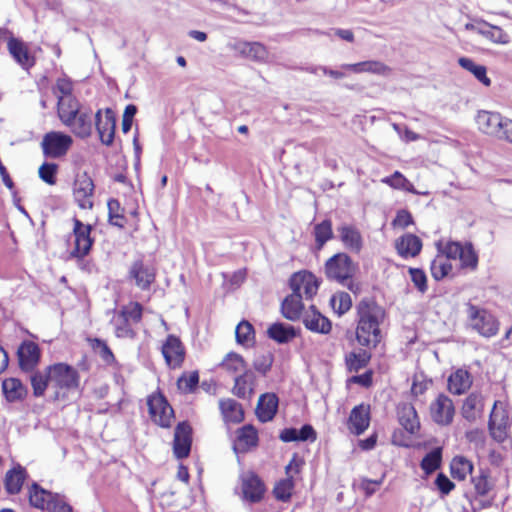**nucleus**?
I'll return each mask as SVG.
<instances>
[{"label":"nucleus","mask_w":512,"mask_h":512,"mask_svg":"<svg viewBox=\"0 0 512 512\" xmlns=\"http://www.w3.org/2000/svg\"><path fill=\"white\" fill-rule=\"evenodd\" d=\"M356 338L363 346L376 347L382 339L380 324L384 321L385 310L373 300H362L358 306Z\"/></svg>","instance_id":"nucleus-1"},{"label":"nucleus","mask_w":512,"mask_h":512,"mask_svg":"<svg viewBox=\"0 0 512 512\" xmlns=\"http://www.w3.org/2000/svg\"><path fill=\"white\" fill-rule=\"evenodd\" d=\"M477 127L485 135L510 142L512 120L498 112L481 110L475 118Z\"/></svg>","instance_id":"nucleus-2"},{"label":"nucleus","mask_w":512,"mask_h":512,"mask_svg":"<svg viewBox=\"0 0 512 512\" xmlns=\"http://www.w3.org/2000/svg\"><path fill=\"white\" fill-rule=\"evenodd\" d=\"M28 495L34 508L47 512H73L63 495L46 490L36 482L29 487Z\"/></svg>","instance_id":"nucleus-3"},{"label":"nucleus","mask_w":512,"mask_h":512,"mask_svg":"<svg viewBox=\"0 0 512 512\" xmlns=\"http://www.w3.org/2000/svg\"><path fill=\"white\" fill-rule=\"evenodd\" d=\"M466 313L469 326L481 336L491 338L498 333L499 322L488 310L468 303Z\"/></svg>","instance_id":"nucleus-4"},{"label":"nucleus","mask_w":512,"mask_h":512,"mask_svg":"<svg viewBox=\"0 0 512 512\" xmlns=\"http://www.w3.org/2000/svg\"><path fill=\"white\" fill-rule=\"evenodd\" d=\"M355 272L352 259L346 253H337L325 263V274L328 279L345 284L351 280Z\"/></svg>","instance_id":"nucleus-5"},{"label":"nucleus","mask_w":512,"mask_h":512,"mask_svg":"<svg viewBox=\"0 0 512 512\" xmlns=\"http://www.w3.org/2000/svg\"><path fill=\"white\" fill-rule=\"evenodd\" d=\"M50 384L58 389L68 391L76 390L80 385V377L77 370L65 363H56L49 366Z\"/></svg>","instance_id":"nucleus-6"},{"label":"nucleus","mask_w":512,"mask_h":512,"mask_svg":"<svg viewBox=\"0 0 512 512\" xmlns=\"http://www.w3.org/2000/svg\"><path fill=\"white\" fill-rule=\"evenodd\" d=\"M73 198L81 209L91 210L94 206L95 185L92 178L86 173H78L73 182Z\"/></svg>","instance_id":"nucleus-7"},{"label":"nucleus","mask_w":512,"mask_h":512,"mask_svg":"<svg viewBox=\"0 0 512 512\" xmlns=\"http://www.w3.org/2000/svg\"><path fill=\"white\" fill-rule=\"evenodd\" d=\"M511 420L506 409V404L502 401H495L489 418L490 434L498 442L504 441L508 436V428Z\"/></svg>","instance_id":"nucleus-8"},{"label":"nucleus","mask_w":512,"mask_h":512,"mask_svg":"<svg viewBox=\"0 0 512 512\" xmlns=\"http://www.w3.org/2000/svg\"><path fill=\"white\" fill-rule=\"evenodd\" d=\"M73 235L75 237L74 249L71 257L81 259L89 254L94 243L91 237L92 226L84 224L77 218H73Z\"/></svg>","instance_id":"nucleus-9"},{"label":"nucleus","mask_w":512,"mask_h":512,"mask_svg":"<svg viewBox=\"0 0 512 512\" xmlns=\"http://www.w3.org/2000/svg\"><path fill=\"white\" fill-rule=\"evenodd\" d=\"M72 145V138L61 132H49L43 137L41 146L43 154L49 158L64 156Z\"/></svg>","instance_id":"nucleus-10"},{"label":"nucleus","mask_w":512,"mask_h":512,"mask_svg":"<svg viewBox=\"0 0 512 512\" xmlns=\"http://www.w3.org/2000/svg\"><path fill=\"white\" fill-rule=\"evenodd\" d=\"M149 413L153 421L161 427L171 426L174 411L165 397L161 394L152 395L147 400Z\"/></svg>","instance_id":"nucleus-11"},{"label":"nucleus","mask_w":512,"mask_h":512,"mask_svg":"<svg viewBox=\"0 0 512 512\" xmlns=\"http://www.w3.org/2000/svg\"><path fill=\"white\" fill-rule=\"evenodd\" d=\"M430 415L435 423L447 426L452 423L455 415L453 401L445 394H439L430 404Z\"/></svg>","instance_id":"nucleus-12"},{"label":"nucleus","mask_w":512,"mask_h":512,"mask_svg":"<svg viewBox=\"0 0 512 512\" xmlns=\"http://www.w3.org/2000/svg\"><path fill=\"white\" fill-rule=\"evenodd\" d=\"M289 284L293 292L300 294L305 299H312L319 288L318 279L307 271L294 273Z\"/></svg>","instance_id":"nucleus-13"},{"label":"nucleus","mask_w":512,"mask_h":512,"mask_svg":"<svg viewBox=\"0 0 512 512\" xmlns=\"http://www.w3.org/2000/svg\"><path fill=\"white\" fill-rule=\"evenodd\" d=\"M192 428L186 421L178 423L174 432L173 453L177 459L187 458L191 451Z\"/></svg>","instance_id":"nucleus-14"},{"label":"nucleus","mask_w":512,"mask_h":512,"mask_svg":"<svg viewBox=\"0 0 512 512\" xmlns=\"http://www.w3.org/2000/svg\"><path fill=\"white\" fill-rule=\"evenodd\" d=\"M95 126L99 134L100 141L110 146L114 140L116 118L111 108H106L104 118H102V110H98L95 114Z\"/></svg>","instance_id":"nucleus-15"},{"label":"nucleus","mask_w":512,"mask_h":512,"mask_svg":"<svg viewBox=\"0 0 512 512\" xmlns=\"http://www.w3.org/2000/svg\"><path fill=\"white\" fill-rule=\"evenodd\" d=\"M162 354L166 364L171 369L181 367L185 358V349L180 339L174 335H168L162 345Z\"/></svg>","instance_id":"nucleus-16"},{"label":"nucleus","mask_w":512,"mask_h":512,"mask_svg":"<svg viewBox=\"0 0 512 512\" xmlns=\"http://www.w3.org/2000/svg\"><path fill=\"white\" fill-rule=\"evenodd\" d=\"M241 489L243 499L250 503L259 502L265 492V486L254 472H246L241 475Z\"/></svg>","instance_id":"nucleus-17"},{"label":"nucleus","mask_w":512,"mask_h":512,"mask_svg":"<svg viewBox=\"0 0 512 512\" xmlns=\"http://www.w3.org/2000/svg\"><path fill=\"white\" fill-rule=\"evenodd\" d=\"M20 369L24 372H32L40 361L41 351L33 341H24L17 351Z\"/></svg>","instance_id":"nucleus-18"},{"label":"nucleus","mask_w":512,"mask_h":512,"mask_svg":"<svg viewBox=\"0 0 512 512\" xmlns=\"http://www.w3.org/2000/svg\"><path fill=\"white\" fill-rule=\"evenodd\" d=\"M155 276V268L142 260L134 261L129 270V277L134 280L136 286L141 290L149 289L155 280Z\"/></svg>","instance_id":"nucleus-19"},{"label":"nucleus","mask_w":512,"mask_h":512,"mask_svg":"<svg viewBox=\"0 0 512 512\" xmlns=\"http://www.w3.org/2000/svg\"><path fill=\"white\" fill-rule=\"evenodd\" d=\"M300 471V465L298 461L293 458L290 463L286 466V474L287 477L285 479L280 480L274 487V496L277 500L282 502L288 501L294 489V480L293 477L295 474H298Z\"/></svg>","instance_id":"nucleus-20"},{"label":"nucleus","mask_w":512,"mask_h":512,"mask_svg":"<svg viewBox=\"0 0 512 512\" xmlns=\"http://www.w3.org/2000/svg\"><path fill=\"white\" fill-rule=\"evenodd\" d=\"M63 124L69 127L77 137L87 138L93 130L92 111L91 109H80L75 116H72L70 122Z\"/></svg>","instance_id":"nucleus-21"},{"label":"nucleus","mask_w":512,"mask_h":512,"mask_svg":"<svg viewBox=\"0 0 512 512\" xmlns=\"http://www.w3.org/2000/svg\"><path fill=\"white\" fill-rule=\"evenodd\" d=\"M466 29L474 30L476 33L496 44L506 45L510 43V36L502 28L485 21L479 22L476 25L467 24Z\"/></svg>","instance_id":"nucleus-22"},{"label":"nucleus","mask_w":512,"mask_h":512,"mask_svg":"<svg viewBox=\"0 0 512 512\" xmlns=\"http://www.w3.org/2000/svg\"><path fill=\"white\" fill-rule=\"evenodd\" d=\"M7 47L10 55L23 69L28 70L34 65V57L30 54L22 40L11 36L9 37Z\"/></svg>","instance_id":"nucleus-23"},{"label":"nucleus","mask_w":512,"mask_h":512,"mask_svg":"<svg viewBox=\"0 0 512 512\" xmlns=\"http://www.w3.org/2000/svg\"><path fill=\"white\" fill-rule=\"evenodd\" d=\"M232 49L241 56L254 61L264 62L268 58L266 47L259 42L237 41L233 44Z\"/></svg>","instance_id":"nucleus-24"},{"label":"nucleus","mask_w":512,"mask_h":512,"mask_svg":"<svg viewBox=\"0 0 512 512\" xmlns=\"http://www.w3.org/2000/svg\"><path fill=\"white\" fill-rule=\"evenodd\" d=\"M483 409V396L478 392H472L463 401L461 415L468 422H475L482 416Z\"/></svg>","instance_id":"nucleus-25"},{"label":"nucleus","mask_w":512,"mask_h":512,"mask_svg":"<svg viewBox=\"0 0 512 512\" xmlns=\"http://www.w3.org/2000/svg\"><path fill=\"white\" fill-rule=\"evenodd\" d=\"M279 399L275 393L262 394L257 403L256 415L258 419L265 423L271 421L277 413Z\"/></svg>","instance_id":"nucleus-26"},{"label":"nucleus","mask_w":512,"mask_h":512,"mask_svg":"<svg viewBox=\"0 0 512 512\" xmlns=\"http://www.w3.org/2000/svg\"><path fill=\"white\" fill-rule=\"evenodd\" d=\"M370 423L369 407L364 404L355 406L349 416L348 428L355 435H360L368 428Z\"/></svg>","instance_id":"nucleus-27"},{"label":"nucleus","mask_w":512,"mask_h":512,"mask_svg":"<svg viewBox=\"0 0 512 512\" xmlns=\"http://www.w3.org/2000/svg\"><path fill=\"white\" fill-rule=\"evenodd\" d=\"M303 323L312 332L328 334L331 330L330 320L317 311L313 305L304 314Z\"/></svg>","instance_id":"nucleus-28"},{"label":"nucleus","mask_w":512,"mask_h":512,"mask_svg":"<svg viewBox=\"0 0 512 512\" xmlns=\"http://www.w3.org/2000/svg\"><path fill=\"white\" fill-rule=\"evenodd\" d=\"M395 248L403 258L415 257L422 249V241L418 236L407 233L396 240Z\"/></svg>","instance_id":"nucleus-29"},{"label":"nucleus","mask_w":512,"mask_h":512,"mask_svg":"<svg viewBox=\"0 0 512 512\" xmlns=\"http://www.w3.org/2000/svg\"><path fill=\"white\" fill-rule=\"evenodd\" d=\"M340 240L343 245L354 253H359L363 247L360 231L351 225H342L338 228Z\"/></svg>","instance_id":"nucleus-30"},{"label":"nucleus","mask_w":512,"mask_h":512,"mask_svg":"<svg viewBox=\"0 0 512 512\" xmlns=\"http://www.w3.org/2000/svg\"><path fill=\"white\" fill-rule=\"evenodd\" d=\"M255 380L254 373L251 370H245L235 376L233 393L239 398H250L254 393Z\"/></svg>","instance_id":"nucleus-31"},{"label":"nucleus","mask_w":512,"mask_h":512,"mask_svg":"<svg viewBox=\"0 0 512 512\" xmlns=\"http://www.w3.org/2000/svg\"><path fill=\"white\" fill-rule=\"evenodd\" d=\"M472 376L465 369H457L448 378V390L455 395H462L467 392L472 385Z\"/></svg>","instance_id":"nucleus-32"},{"label":"nucleus","mask_w":512,"mask_h":512,"mask_svg":"<svg viewBox=\"0 0 512 512\" xmlns=\"http://www.w3.org/2000/svg\"><path fill=\"white\" fill-rule=\"evenodd\" d=\"M279 438L283 442L315 441L316 432L310 424L303 425L299 430L293 427L285 428L280 432Z\"/></svg>","instance_id":"nucleus-33"},{"label":"nucleus","mask_w":512,"mask_h":512,"mask_svg":"<svg viewBox=\"0 0 512 512\" xmlns=\"http://www.w3.org/2000/svg\"><path fill=\"white\" fill-rule=\"evenodd\" d=\"M400 425L410 434L416 433L420 428L417 412L413 405L403 404L398 408Z\"/></svg>","instance_id":"nucleus-34"},{"label":"nucleus","mask_w":512,"mask_h":512,"mask_svg":"<svg viewBox=\"0 0 512 512\" xmlns=\"http://www.w3.org/2000/svg\"><path fill=\"white\" fill-rule=\"evenodd\" d=\"M258 436L256 430L252 426H244L237 432L233 449L236 453L248 451L251 447L257 445Z\"/></svg>","instance_id":"nucleus-35"},{"label":"nucleus","mask_w":512,"mask_h":512,"mask_svg":"<svg viewBox=\"0 0 512 512\" xmlns=\"http://www.w3.org/2000/svg\"><path fill=\"white\" fill-rule=\"evenodd\" d=\"M27 477V472L24 467L17 465L10 469L4 479L5 490L8 494H18Z\"/></svg>","instance_id":"nucleus-36"},{"label":"nucleus","mask_w":512,"mask_h":512,"mask_svg":"<svg viewBox=\"0 0 512 512\" xmlns=\"http://www.w3.org/2000/svg\"><path fill=\"white\" fill-rule=\"evenodd\" d=\"M302 296L292 291L282 302L281 311L283 316L291 321L298 320L302 315Z\"/></svg>","instance_id":"nucleus-37"},{"label":"nucleus","mask_w":512,"mask_h":512,"mask_svg":"<svg viewBox=\"0 0 512 512\" xmlns=\"http://www.w3.org/2000/svg\"><path fill=\"white\" fill-rule=\"evenodd\" d=\"M2 390L5 398L9 402L23 400L27 395V388L17 378H8L2 382Z\"/></svg>","instance_id":"nucleus-38"},{"label":"nucleus","mask_w":512,"mask_h":512,"mask_svg":"<svg viewBox=\"0 0 512 512\" xmlns=\"http://www.w3.org/2000/svg\"><path fill=\"white\" fill-rule=\"evenodd\" d=\"M58 116L62 123L70 122L81 109L79 101L72 95L69 97L58 96Z\"/></svg>","instance_id":"nucleus-39"},{"label":"nucleus","mask_w":512,"mask_h":512,"mask_svg":"<svg viewBox=\"0 0 512 512\" xmlns=\"http://www.w3.org/2000/svg\"><path fill=\"white\" fill-rule=\"evenodd\" d=\"M340 68L342 70H349L354 73L368 72L379 75L385 74L389 70V68L385 64H383L380 61L374 60L363 61L354 64H342Z\"/></svg>","instance_id":"nucleus-40"},{"label":"nucleus","mask_w":512,"mask_h":512,"mask_svg":"<svg viewBox=\"0 0 512 512\" xmlns=\"http://www.w3.org/2000/svg\"><path fill=\"white\" fill-rule=\"evenodd\" d=\"M267 334L274 341L284 344L296 337V330L291 325L276 322L269 326Z\"/></svg>","instance_id":"nucleus-41"},{"label":"nucleus","mask_w":512,"mask_h":512,"mask_svg":"<svg viewBox=\"0 0 512 512\" xmlns=\"http://www.w3.org/2000/svg\"><path fill=\"white\" fill-rule=\"evenodd\" d=\"M219 407L224 420L227 422L239 423L244 418L241 405L234 399L220 400Z\"/></svg>","instance_id":"nucleus-42"},{"label":"nucleus","mask_w":512,"mask_h":512,"mask_svg":"<svg viewBox=\"0 0 512 512\" xmlns=\"http://www.w3.org/2000/svg\"><path fill=\"white\" fill-rule=\"evenodd\" d=\"M381 182L396 190L406 191L412 194L420 195L421 192L414 188V185L399 171L381 179Z\"/></svg>","instance_id":"nucleus-43"},{"label":"nucleus","mask_w":512,"mask_h":512,"mask_svg":"<svg viewBox=\"0 0 512 512\" xmlns=\"http://www.w3.org/2000/svg\"><path fill=\"white\" fill-rule=\"evenodd\" d=\"M30 373V383L33 389V395L35 397H41L44 395L48 383H50L49 366L45 370H33Z\"/></svg>","instance_id":"nucleus-44"},{"label":"nucleus","mask_w":512,"mask_h":512,"mask_svg":"<svg viewBox=\"0 0 512 512\" xmlns=\"http://www.w3.org/2000/svg\"><path fill=\"white\" fill-rule=\"evenodd\" d=\"M370 358V353L363 349L349 352L345 356L346 367L350 372H358L368 365Z\"/></svg>","instance_id":"nucleus-45"},{"label":"nucleus","mask_w":512,"mask_h":512,"mask_svg":"<svg viewBox=\"0 0 512 512\" xmlns=\"http://www.w3.org/2000/svg\"><path fill=\"white\" fill-rule=\"evenodd\" d=\"M458 63L463 69L471 72L483 85L487 87L490 86L491 80L487 77V70L485 66L477 65L472 59L467 57H460L458 59Z\"/></svg>","instance_id":"nucleus-46"},{"label":"nucleus","mask_w":512,"mask_h":512,"mask_svg":"<svg viewBox=\"0 0 512 512\" xmlns=\"http://www.w3.org/2000/svg\"><path fill=\"white\" fill-rule=\"evenodd\" d=\"M451 475L454 479L465 480L473 471V464L463 456H456L450 464Z\"/></svg>","instance_id":"nucleus-47"},{"label":"nucleus","mask_w":512,"mask_h":512,"mask_svg":"<svg viewBox=\"0 0 512 512\" xmlns=\"http://www.w3.org/2000/svg\"><path fill=\"white\" fill-rule=\"evenodd\" d=\"M220 366L231 374L243 373L247 369V363L244 358L235 352L228 353L220 363Z\"/></svg>","instance_id":"nucleus-48"},{"label":"nucleus","mask_w":512,"mask_h":512,"mask_svg":"<svg viewBox=\"0 0 512 512\" xmlns=\"http://www.w3.org/2000/svg\"><path fill=\"white\" fill-rule=\"evenodd\" d=\"M236 342L244 347H251L255 342V333L252 324L246 320L241 321L235 330Z\"/></svg>","instance_id":"nucleus-49"},{"label":"nucleus","mask_w":512,"mask_h":512,"mask_svg":"<svg viewBox=\"0 0 512 512\" xmlns=\"http://www.w3.org/2000/svg\"><path fill=\"white\" fill-rule=\"evenodd\" d=\"M114 325L115 335L118 338H130L136 337V332L132 328V323L125 318V316L118 313L112 320Z\"/></svg>","instance_id":"nucleus-50"},{"label":"nucleus","mask_w":512,"mask_h":512,"mask_svg":"<svg viewBox=\"0 0 512 512\" xmlns=\"http://www.w3.org/2000/svg\"><path fill=\"white\" fill-rule=\"evenodd\" d=\"M441 461H442V451L440 448H435L432 451L428 452L423 457V459L420 463V467L426 474L429 475V474L433 473L434 471H436L440 467Z\"/></svg>","instance_id":"nucleus-51"},{"label":"nucleus","mask_w":512,"mask_h":512,"mask_svg":"<svg viewBox=\"0 0 512 512\" xmlns=\"http://www.w3.org/2000/svg\"><path fill=\"white\" fill-rule=\"evenodd\" d=\"M458 259L461 262L462 268L475 270L478 265V254L476 253L472 243L466 242L461 248V255Z\"/></svg>","instance_id":"nucleus-52"},{"label":"nucleus","mask_w":512,"mask_h":512,"mask_svg":"<svg viewBox=\"0 0 512 512\" xmlns=\"http://www.w3.org/2000/svg\"><path fill=\"white\" fill-rule=\"evenodd\" d=\"M91 348L108 365L115 363V356L107 343L99 338L89 339Z\"/></svg>","instance_id":"nucleus-53"},{"label":"nucleus","mask_w":512,"mask_h":512,"mask_svg":"<svg viewBox=\"0 0 512 512\" xmlns=\"http://www.w3.org/2000/svg\"><path fill=\"white\" fill-rule=\"evenodd\" d=\"M109 222L113 226L123 228L125 225L124 209L121 207L117 199H110L107 203Z\"/></svg>","instance_id":"nucleus-54"},{"label":"nucleus","mask_w":512,"mask_h":512,"mask_svg":"<svg viewBox=\"0 0 512 512\" xmlns=\"http://www.w3.org/2000/svg\"><path fill=\"white\" fill-rule=\"evenodd\" d=\"M431 274L435 280H441L446 277L452 270L451 263L445 257L437 255L431 263Z\"/></svg>","instance_id":"nucleus-55"},{"label":"nucleus","mask_w":512,"mask_h":512,"mask_svg":"<svg viewBox=\"0 0 512 512\" xmlns=\"http://www.w3.org/2000/svg\"><path fill=\"white\" fill-rule=\"evenodd\" d=\"M315 241L319 247H322L333 236L332 223L330 220H323L314 227Z\"/></svg>","instance_id":"nucleus-56"},{"label":"nucleus","mask_w":512,"mask_h":512,"mask_svg":"<svg viewBox=\"0 0 512 512\" xmlns=\"http://www.w3.org/2000/svg\"><path fill=\"white\" fill-rule=\"evenodd\" d=\"M274 356L270 352L261 353L255 356L253 360L254 369L265 376L271 369Z\"/></svg>","instance_id":"nucleus-57"},{"label":"nucleus","mask_w":512,"mask_h":512,"mask_svg":"<svg viewBox=\"0 0 512 512\" xmlns=\"http://www.w3.org/2000/svg\"><path fill=\"white\" fill-rule=\"evenodd\" d=\"M462 246L463 244L457 241H449L444 245L438 244L439 255L445 257L448 261L457 260L461 255Z\"/></svg>","instance_id":"nucleus-58"},{"label":"nucleus","mask_w":512,"mask_h":512,"mask_svg":"<svg viewBox=\"0 0 512 512\" xmlns=\"http://www.w3.org/2000/svg\"><path fill=\"white\" fill-rule=\"evenodd\" d=\"M119 313L131 323H139L142 319L143 307L138 302H131L130 304L123 306Z\"/></svg>","instance_id":"nucleus-59"},{"label":"nucleus","mask_w":512,"mask_h":512,"mask_svg":"<svg viewBox=\"0 0 512 512\" xmlns=\"http://www.w3.org/2000/svg\"><path fill=\"white\" fill-rule=\"evenodd\" d=\"M331 305L336 313L343 315L352 306L351 296L346 292L334 295L331 298Z\"/></svg>","instance_id":"nucleus-60"},{"label":"nucleus","mask_w":512,"mask_h":512,"mask_svg":"<svg viewBox=\"0 0 512 512\" xmlns=\"http://www.w3.org/2000/svg\"><path fill=\"white\" fill-rule=\"evenodd\" d=\"M199 383V374L193 371L190 374H183L177 381L178 388L185 393L193 392Z\"/></svg>","instance_id":"nucleus-61"},{"label":"nucleus","mask_w":512,"mask_h":512,"mask_svg":"<svg viewBox=\"0 0 512 512\" xmlns=\"http://www.w3.org/2000/svg\"><path fill=\"white\" fill-rule=\"evenodd\" d=\"M57 171V164L45 162L40 166L38 173L42 181L49 185H54L56 183Z\"/></svg>","instance_id":"nucleus-62"},{"label":"nucleus","mask_w":512,"mask_h":512,"mask_svg":"<svg viewBox=\"0 0 512 512\" xmlns=\"http://www.w3.org/2000/svg\"><path fill=\"white\" fill-rule=\"evenodd\" d=\"M409 274L411 277V281L418 289L419 292L425 293L427 291V277L425 272L419 268H410Z\"/></svg>","instance_id":"nucleus-63"},{"label":"nucleus","mask_w":512,"mask_h":512,"mask_svg":"<svg viewBox=\"0 0 512 512\" xmlns=\"http://www.w3.org/2000/svg\"><path fill=\"white\" fill-rule=\"evenodd\" d=\"M73 84L68 78H59L53 89L54 94L58 96L69 97L72 96Z\"/></svg>","instance_id":"nucleus-64"}]
</instances>
